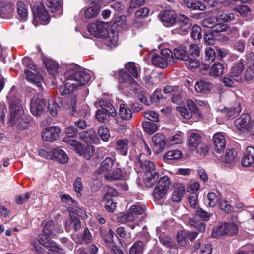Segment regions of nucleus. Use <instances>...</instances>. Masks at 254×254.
Wrapping results in <instances>:
<instances>
[{"label": "nucleus", "mask_w": 254, "mask_h": 254, "mask_svg": "<svg viewBox=\"0 0 254 254\" xmlns=\"http://www.w3.org/2000/svg\"><path fill=\"white\" fill-rule=\"evenodd\" d=\"M170 186V182L169 178L166 176H164L160 179L157 186L159 188H163V189L168 190Z\"/></svg>", "instance_id": "obj_63"}, {"label": "nucleus", "mask_w": 254, "mask_h": 254, "mask_svg": "<svg viewBox=\"0 0 254 254\" xmlns=\"http://www.w3.org/2000/svg\"><path fill=\"white\" fill-rule=\"evenodd\" d=\"M34 16L42 21L47 22L49 20V15L43 5H40L34 12Z\"/></svg>", "instance_id": "obj_31"}, {"label": "nucleus", "mask_w": 254, "mask_h": 254, "mask_svg": "<svg viewBox=\"0 0 254 254\" xmlns=\"http://www.w3.org/2000/svg\"><path fill=\"white\" fill-rule=\"evenodd\" d=\"M119 114L122 119L126 120H128L132 117L131 110L125 104H120Z\"/></svg>", "instance_id": "obj_32"}, {"label": "nucleus", "mask_w": 254, "mask_h": 254, "mask_svg": "<svg viewBox=\"0 0 254 254\" xmlns=\"http://www.w3.org/2000/svg\"><path fill=\"white\" fill-rule=\"evenodd\" d=\"M226 227L225 223L221 224L220 225L215 227L212 231L211 236L213 238L219 237L226 234Z\"/></svg>", "instance_id": "obj_40"}, {"label": "nucleus", "mask_w": 254, "mask_h": 254, "mask_svg": "<svg viewBox=\"0 0 254 254\" xmlns=\"http://www.w3.org/2000/svg\"><path fill=\"white\" fill-rule=\"evenodd\" d=\"M244 69V64L241 60L236 63L230 70V76L236 81L242 79V72Z\"/></svg>", "instance_id": "obj_13"}, {"label": "nucleus", "mask_w": 254, "mask_h": 254, "mask_svg": "<svg viewBox=\"0 0 254 254\" xmlns=\"http://www.w3.org/2000/svg\"><path fill=\"white\" fill-rule=\"evenodd\" d=\"M25 73L26 78L29 81L35 84L38 87H41L42 78L39 74H36L28 70H25Z\"/></svg>", "instance_id": "obj_26"}, {"label": "nucleus", "mask_w": 254, "mask_h": 254, "mask_svg": "<svg viewBox=\"0 0 254 254\" xmlns=\"http://www.w3.org/2000/svg\"><path fill=\"white\" fill-rule=\"evenodd\" d=\"M228 28V25L224 23H215L211 29L213 33H221L225 32Z\"/></svg>", "instance_id": "obj_64"}, {"label": "nucleus", "mask_w": 254, "mask_h": 254, "mask_svg": "<svg viewBox=\"0 0 254 254\" xmlns=\"http://www.w3.org/2000/svg\"><path fill=\"white\" fill-rule=\"evenodd\" d=\"M62 0H46V4L51 12H55L60 9Z\"/></svg>", "instance_id": "obj_43"}, {"label": "nucleus", "mask_w": 254, "mask_h": 254, "mask_svg": "<svg viewBox=\"0 0 254 254\" xmlns=\"http://www.w3.org/2000/svg\"><path fill=\"white\" fill-rule=\"evenodd\" d=\"M45 66L48 71L51 74L57 72L58 64L54 61H49L46 62Z\"/></svg>", "instance_id": "obj_59"}, {"label": "nucleus", "mask_w": 254, "mask_h": 254, "mask_svg": "<svg viewBox=\"0 0 254 254\" xmlns=\"http://www.w3.org/2000/svg\"><path fill=\"white\" fill-rule=\"evenodd\" d=\"M159 173L156 170L145 174L144 182L148 187H152L159 178Z\"/></svg>", "instance_id": "obj_21"}, {"label": "nucleus", "mask_w": 254, "mask_h": 254, "mask_svg": "<svg viewBox=\"0 0 254 254\" xmlns=\"http://www.w3.org/2000/svg\"><path fill=\"white\" fill-rule=\"evenodd\" d=\"M99 9L100 7L98 5L89 7L85 11V17L88 19L96 17L99 13Z\"/></svg>", "instance_id": "obj_44"}, {"label": "nucleus", "mask_w": 254, "mask_h": 254, "mask_svg": "<svg viewBox=\"0 0 254 254\" xmlns=\"http://www.w3.org/2000/svg\"><path fill=\"white\" fill-rule=\"evenodd\" d=\"M119 75L120 80L128 84V87L130 90L132 89L137 90V88H138V84L127 72L124 70H121L119 72Z\"/></svg>", "instance_id": "obj_12"}, {"label": "nucleus", "mask_w": 254, "mask_h": 254, "mask_svg": "<svg viewBox=\"0 0 254 254\" xmlns=\"http://www.w3.org/2000/svg\"><path fill=\"white\" fill-rule=\"evenodd\" d=\"M114 164L113 159L110 157H107L101 163L100 168L99 169L100 173L109 171Z\"/></svg>", "instance_id": "obj_39"}, {"label": "nucleus", "mask_w": 254, "mask_h": 254, "mask_svg": "<svg viewBox=\"0 0 254 254\" xmlns=\"http://www.w3.org/2000/svg\"><path fill=\"white\" fill-rule=\"evenodd\" d=\"M112 115L109 113L106 112L102 110H98L96 112V117L100 122L105 123L108 120V118Z\"/></svg>", "instance_id": "obj_57"}, {"label": "nucleus", "mask_w": 254, "mask_h": 254, "mask_svg": "<svg viewBox=\"0 0 254 254\" xmlns=\"http://www.w3.org/2000/svg\"><path fill=\"white\" fill-rule=\"evenodd\" d=\"M61 132V129L59 127L52 126L45 129L42 133V137L44 140L48 142H53L56 140Z\"/></svg>", "instance_id": "obj_7"}, {"label": "nucleus", "mask_w": 254, "mask_h": 254, "mask_svg": "<svg viewBox=\"0 0 254 254\" xmlns=\"http://www.w3.org/2000/svg\"><path fill=\"white\" fill-rule=\"evenodd\" d=\"M143 116L145 119L154 122L159 121V114L153 111L149 110L144 112L143 113Z\"/></svg>", "instance_id": "obj_54"}, {"label": "nucleus", "mask_w": 254, "mask_h": 254, "mask_svg": "<svg viewBox=\"0 0 254 254\" xmlns=\"http://www.w3.org/2000/svg\"><path fill=\"white\" fill-rule=\"evenodd\" d=\"M44 235H40V239L39 240L33 241L32 243V249L35 251L37 254H46L44 249L41 246L42 243L41 238ZM46 238H47L46 237Z\"/></svg>", "instance_id": "obj_45"}, {"label": "nucleus", "mask_w": 254, "mask_h": 254, "mask_svg": "<svg viewBox=\"0 0 254 254\" xmlns=\"http://www.w3.org/2000/svg\"><path fill=\"white\" fill-rule=\"evenodd\" d=\"M182 154L178 150H169L166 153L164 156V159L168 161L177 160L182 157Z\"/></svg>", "instance_id": "obj_35"}, {"label": "nucleus", "mask_w": 254, "mask_h": 254, "mask_svg": "<svg viewBox=\"0 0 254 254\" xmlns=\"http://www.w3.org/2000/svg\"><path fill=\"white\" fill-rule=\"evenodd\" d=\"M225 225L226 227V235L232 236L238 233V226L237 224L233 223H225Z\"/></svg>", "instance_id": "obj_49"}, {"label": "nucleus", "mask_w": 254, "mask_h": 254, "mask_svg": "<svg viewBox=\"0 0 254 254\" xmlns=\"http://www.w3.org/2000/svg\"><path fill=\"white\" fill-rule=\"evenodd\" d=\"M60 106L54 100H52L49 103L48 109L50 114L53 116H56L58 114V111Z\"/></svg>", "instance_id": "obj_58"}, {"label": "nucleus", "mask_w": 254, "mask_h": 254, "mask_svg": "<svg viewBox=\"0 0 254 254\" xmlns=\"http://www.w3.org/2000/svg\"><path fill=\"white\" fill-rule=\"evenodd\" d=\"M128 144V139H120L116 141L115 148L120 154L126 156L127 154Z\"/></svg>", "instance_id": "obj_25"}, {"label": "nucleus", "mask_w": 254, "mask_h": 254, "mask_svg": "<svg viewBox=\"0 0 254 254\" xmlns=\"http://www.w3.org/2000/svg\"><path fill=\"white\" fill-rule=\"evenodd\" d=\"M151 62L155 66L165 68L168 64H171L174 63L173 53L168 49H164L161 51V55H153Z\"/></svg>", "instance_id": "obj_2"}, {"label": "nucleus", "mask_w": 254, "mask_h": 254, "mask_svg": "<svg viewBox=\"0 0 254 254\" xmlns=\"http://www.w3.org/2000/svg\"><path fill=\"white\" fill-rule=\"evenodd\" d=\"M106 34L107 36L105 35L101 38L102 39V42L110 47L116 46L118 40L117 33L112 30L110 32H107Z\"/></svg>", "instance_id": "obj_18"}, {"label": "nucleus", "mask_w": 254, "mask_h": 254, "mask_svg": "<svg viewBox=\"0 0 254 254\" xmlns=\"http://www.w3.org/2000/svg\"><path fill=\"white\" fill-rule=\"evenodd\" d=\"M213 86V84L209 81L199 80L195 83L194 88L197 92L205 93L209 92Z\"/></svg>", "instance_id": "obj_20"}, {"label": "nucleus", "mask_w": 254, "mask_h": 254, "mask_svg": "<svg viewBox=\"0 0 254 254\" xmlns=\"http://www.w3.org/2000/svg\"><path fill=\"white\" fill-rule=\"evenodd\" d=\"M17 11L19 16L22 18L26 17L28 13V10L25 4L19 1L17 3Z\"/></svg>", "instance_id": "obj_50"}, {"label": "nucleus", "mask_w": 254, "mask_h": 254, "mask_svg": "<svg viewBox=\"0 0 254 254\" xmlns=\"http://www.w3.org/2000/svg\"><path fill=\"white\" fill-rule=\"evenodd\" d=\"M105 202V208L109 212H114L117 207V203L114 202L111 198L105 199L103 198Z\"/></svg>", "instance_id": "obj_53"}, {"label": "nucleus", "mask_w": 254, "mask_h": 254, "mask_svg": "<svg viewBox=\"0 0 254 254\" xmlns=\"http://www.w3.org/2000/svg\"><path fill=\"white\" fill-rule=\"evenodd\" d=\"M69 145L79 155L84 154L83 146L78 141L75 140H70L68 141Z\"/></svg>", "instance_id": "obj_46"}, {"label": "nucleus", "mask_w": 254, "mask_h": 254, "mask_svg": "<svg viewBox=\"0 0 254 254\" xmlns=\"http://www.w3.org/2000/svg\"><path fill=\"white\" fill-rule=\"evenodd\" d=\"M134 215L137 218L139 215L143 214L145 211V206L139 203L131 206L129 208Z\"/></svg>", "instance_id": "obj_47"}, {"label": "nucleus", "mask_w": 254, "mask_h": 254, "mask_svg": "<svg viewBox=\"0 0 254 254\" xmlns=\"http://www.w3.org/2000/svg\"><path fill=\"white\" fill-rule=\"evenodd\" d=\"M64 75L65 84L59 88V92L62 95L74 92L78 88L86 84L91 78L89 73L78 66L68 69Z\"/></svg>", "instance_id": "obj_1"}, {"label": "nucleus", "mask_w": 254, "mask_h": 254, "mask_svg": "<svg viewBox=\"0 0 254 254\" xmlns=\"http://www.w3.org/2000/svg\"><path fill=\"white\" fill-rule=\"evenodd\" d=\"M28 125L29 123L26 121L24 116L11 125L14 126L17 129L24 130L27 128Z\"/></svg>", "instance_id": "obj_52"}, {"label": "nucleus", "mask_w": 254, "mask_h": 254, "mask_svg": "<svg viewBox=\"0 0 254 254\" xmlns=\"http://www.w3.org/2000/svg\"><path fill=\"white\" fill-rule=\"evenodd\" d=\"M65 229L67 232L72 230L76 232L79 230L81 227L80 220L79 218L71 213L70 218L66 220L65 223Z\"/></svg>", "instance_id": "obj_15"}, {"label": "nucleus", "mask_w": 254, "mask_h": 254, "mask_svg": "<svg viewBox=\"0 0 254 254\" xmlns=\"http://www.w3.org/2000/svg\"><path fill=\"white\" fill-rule=\"evenodd\" d=\"M214 150L218 153H222L226 146L224 135L221 133H215L213 138Z\"/></svg>", "instance_id": "obj_14"}, {"label": "nucleus", "mask_w": 254, "mask_h": 254, "mask_svg": "<svg viewBox=\"0 0 254 254\" xmlns=\"http://www.w3.org/2000/svg\"><path fill=\"white\" fill-rule=\"evenodd\" d=\"M235 124L239 130L247 132L254 130V122L251 121L250 117L247 114H242L235 120Z\"/></svg>", "instance_id": "obj_4"}, {"label": "nucleus", "mask_w": 254, "mask_h": 254, "mask_svg": "<svg viewBox=\"0 0 254 254\" xmlns=\"http://www.w3.org/2000/svg\"><path fill=\"white\" fill-rule=\"evenodd\" d=\"M224 69V65L223 64L217 62L215 63L210 69L209 74L211 76H219L222 75Z\"/></svg>", "instance_id": "obj_30"}, {"label": "nucleus", "mask_w": 254, "mask_h": 254, "mask_svg": "<svg viewBox=\"0 0 254 254\" xmlns=\"http://www.w3.org/2000/svg\"><path fill=\"white\" fill-rule=\"evenodd\" d=\"M242 110L241 105L239 103L235 102L230 108L225 107L221 112L226 114L229 118H235L238 116Z\"/></svg>", "instance_id": "obj_19"}, {"label": "nucleus", "mask_w": 254, "mask_h": 254, "mask_svg": "<svg viewBox=\"0 0 254 254\" xmlns=\"http://www.w3.org/2000/svg\"><path fill=\"white\" fill-rule=\"evenodd\" d=\"M88 30L91 35L98 38L105 36L107 33L105 24L100 21L89 24L88 25Z\"/></svg>", "instance_id": "obj_6"}, {"label": "nucleus", "mask_w": 254, "mask_h": 254, "mask_svg": "<svg viewBox=\"0 0 254 254\" xmlns=\"http://www.w3.org/2000/svg\"><path fill=\"white\" fill-rule=\"evenodd\" d=\"M135 165L136 168H140L143 171L145 172V174L156 170L154 163L150 160L141 161L140 159H138L135 161Z\"/></svg>", "instance_id": "obj_16"}, {"label": "nucleus", "mask_w": 254, "mask_h": 254, "mask_svg": "<svg viewBox=\"0 0 254 254\" xmlns=\"http://www.w3.org/2000/svg\"><path fill=\"white\" fill-rule=\"evenodd\" d=\"M195 215L202 221H208L212 214L204 211L201 208L198 209L195 212Z\"/></svg>", "instance_id": "obj_60"}, {"label": "nucleus", "mask_w": 254, "mask_h": 254, "mask_svg": "<svg viewBox=\"0 0 254 254\" xmlns=\"http://www.w3.org/2000/svg\"><path fill=\"white\" fill-rule=\"evenodd\" d=\"M12 10L13 6L11 4L0 3V16L2 17L12 12Z\"/></svg>", "instance_id": "obj_48"}, {"label": "nucleus", "mask_w": 254, "mask_h": 254, "mask_svg": "<svg viewBox=\"0 0 254 254\" xmlns=\"http://www.w3.org/2000/svg\"><path fill=\"white\" fill-rule=\"evenodd\" d=\"M46 100L43 99L41 96L36 95L31 100L30 110L31 113L35 116H40L44 112Z\"/></svg>", "instance_id": "obj_5"}, {"label": "nucleus", "mask_w": 254, "mask_h": 254, "mask_svg": "<svg viewBox=\"0 0 254 254\" xmlns=\"http://www.w3.org/2000/svg\"><path fill=\"white\" fill-rule=\"evenodd\" d=\"M53 159L57 160L60 163H66L68 160V157L65 152L60 148H54L52 150Z\"/></svg>", "instance_id": "obj_22"}, {"label": "nucleus", "mask_w": 254, "mask_h": 254, "mask_svg": "<svg viewBox=\"0 0 254 254\" xmlns=\"http://www.w3.org/2000/svg\"><path fill=\"white\" fill-rule=\"evenodd\" d=\"M177 21L180 24L181 29L184 32H187L191 26V20L183 14L178 16Z\"/></svg>", "instance_id": "obj_28"}, {"label": "nucleus", "mask_w": 254, "mask_h": 254, "mask_svg": "<svg viewBox=\"0 0 254 254\" xmlns=\"http://www.w3.org/2000/svg\"><path fill=\"white\" fill-rule=\"evenodd\" d=\"M144 249L143 243L141 241L135 242L129 250L130 254H142Z\"/></svg>", "instance_id": "obj_37"}, {"label": "nucleus", "mask_w": 254, "mask_h": 254, "mask_svg": "<svg viewBox=\"0 0 254 254\" xmlns=\"http://www.w3.org/2000/svg\"><path fill=\"white\" fill-rule=\"evenodd\" d=\"M185 193L184 187L180 185L177 188H175L172 195V199L174 202H179L181 201L182 196Z\"/></svg>", "instance_id": "obj_36"}, {"label": "nucleus", "mask_w": 254, "mask_h": 254, "mask_svg": "<svg viewBox=\"0 0 254 254\" xmlns=\"http://www.w3.org/2000/svg\"><path fill=\"white\" fill-rule=\"evenodd\" d=\"M99 105L101 108V110H104L106 112L112 114L114 113V112L115 111V109L113 105L109 103L107 100L103 99L100 100Z\"/></svg>", "instance_id": "obj_41"}, {"label": "nucleus", "mask_w": 254, "mask_h": 254, "mask_svg": "<svg viewBox=\"0 0 254 254\" xmlns=\"http://www.w3.org/2000/svg\"><path fill=\"white\" fill-rule=\"evenodd\" d=\"M218 199L215 193L213 192L208 193L206 202L210 207L215 206L218 203Z\"/></svg>", "instance_id": "obj_55"}, {"label": "nucleus", "mask_w": 254, "mask_h": 254, "mask_svg": "<svg viewBox=\"0 0 254 254\" xmlns=\"http://www.w3.org/2000/svg\"><path fill=\"white\" fill-rule=\"evenodd\" d=\"M186 6L192 10H204L206 8L204 4L195 0H188L186 2Z\"/></svg>", "instance_id": "obj_34"}, {"label": "nucleus", "mask_w": 254, "mask_h": 254, "mask_svg": "<svg viewBox=\"0 0 254 254\" xmlns=\"http://www.w3.org/2000/svg\"><path fill=\"white\" fill-rule=\"evenodd\" d=\"M142 126L144 131L149 134H153L158 128V126L157 124L149 121L144 122L142 124Z\"/></svg>", "instance_id": "obj_38"}, {"label": "nucleus", "mask_w": 254, "mask_h": 254, "mask_svg": "<svg viewBox=\"0 0 254 254\" xmlns=\"http://www.w3.org/2000/svg\"><path fill=\"white\" fill-rule=\"evenodd\" d=\"M41 242L42 246L47 249L48 254H63L62 249L59 248L51 239L43 236Z\"/></svg>", "instance_id": "obj_10"}, {"label": "nucleus", "mask_w": 254, "mask_h": 254, "mask_svg": "<svg viewBox=\"0 0 254 254\" xmlns=\"http://www.w3.org/2000/svg\"><path fill=\"white\" fill-rule=\"evenodd\" d=\"M238 160L237 152L234 149H227L224 157L223 161L228 166L234 165Z\"/></svg>", "instance_id": "obj_17"}, {"label": "nucleus", "mask_w": 254, "mask_h": 254, "mask_svg": "<svg viewBox=\"0 0 254 254\" xmlns=\"http://www.w3.org/2000/svg\"><path fill=\"white\" fill-rule=\"evenodd\" d=\"M205 53L206 61L213 62L216 57V50H215L211 47L206 48L205 50Z\"/></svg>", "instance_id": "obj_61"}, {"label": "nucleus", "mask_w": 254, "mask_h": 254, "mask_svg": "<svg viewBox=\"0 0 254 254\" xmlns=\"http://www.w3.org/2000/svg\"><path fill=\"white\" fill-rule=\"evenodd\" d=\"M105 189L106 191L104 196L105 199L111 198V197H116L118 195V192L114 188L106 186Z\"/></svg>", "instance_id": "obj_62"}, {"label": "nucleus", "mask_w": 254, "mask_h": 254, "mask_svg": "<svg viewBox=\"0 0 254 254\" xmlns=\"http://www.w3.org/2000/svg\"><path fill=\"white\" fill-rule=\"evenodd\" d=\"M23 116H24V111L19 100L16 99L10 101L7 123L11 125Z\"/></svg>", "instance_id": "obj_3"}, {"label": "nucleus", "mask_w": 254, "mask_h": 254, "mask_svg": "<svg viewBox=\"0 0 254 254\" xmlns=\"http://www.w3.org/2000/svg\"><path fill=\"white\" fill-rule=\"evenodd\" d=\"M177 110L180 115L185 119H190L192 115V112L185 106H179L177 107Z\"/></svg>", "instance_id": "obj_56"}, {"label": "nucleus", "mask_w": 254, "mask_h": 254, "mask_svg": "<svg viewBox=\"0 0 254 254\" xmlns=\"http://www.w3.org/2000/svg\"><path fill=\"white\" fill-rule=\"evenodd\" d=\"M98 134L104 142L109 141L110 138L109 131L107 127L103 126L100 127L98 130Z\"/></svg>", "instance_id": "obj_51"}, {"label": "nucleus", "mask_w": 254, "mask_h": 254, "mask_svg": "<svg viewBox=\"0 0 254 254\" xmlns=\"http://www.w3.org/2000/svg\"><path fill=\"white\" fill-rule=\"evenodd\" d=\"M202 143L201 136L196 133H191L190 136L188 144L192 150H195Z\"/></svg>", "instance_id": "obj_23"}, {"label": "nucleus", "mask_w": 254, "mask_h": 254, "mask_svg": "<svg viewBox=\"0 0 254 254\" xmlns=\"http://www.w3.org/2000/svg\"><path fill=\"white\" fill-rule=\"evenodd\" d=\"M165 137L161 133H157L152 138L153 151L159 154L163 150L165 145Z\"/></svg>", "instance_id": "obj_11"}, {"label": "nucleus", "mask_w": 254, "mask_h": 254, "mask_svg": "<svg viewBox=\"0 0 254 254\" xmlns=\"http://www.w3.org/2000/svg\"><path fill=\"white\" fill-rule=\"evenodd\" d=\"M62 232L63 229L61 227L55 225L54 223L50 221L45 224L43 230V233L40 235H44L51 239V238H54L57 236V234L61 233Z\"/></svg>", "instance_id": "obj_9"}, {"label": "nucleus", "mask_w": 254, "mask_h": 254, "mask_svg": "<svg viewBox=\"0 0 254 254\" xmlns=\"http://www.w3.org/2000/svg\"><path fill=\"white\" fill-rule=\"evenodd\" d=\"M126 68L128 73L131 74L133 77L138 78L139 76V65L133 62H129L126 64Z\"/></svg>", "instance_id": "obj_33"}, {"label": "nucleus", "mask_w": 254, "mask_h": 254, "mask_svg": "<svg viewBox=\"0 0 254 254\" xmlns=\"http://www.w3.org/2000/svg\"><path fill=\"white\" fill-rule=\"evenodd\" d=\"M158 17L166 27L171 26L176 22L177 15L173 10H166L160 13Z\"/></svg>", "instance_id": "obj_8"}, {"label": "nucleus", "mask_w": 254, "mask_h": 254, "mask_svg": "<svg viewBox=\"0 0 254 254\" xmlns=\"http://www.w3.org/2000/svg\"><path fill=\"white\" fill-rule=\"evenodd\" d=\"M131 91L137 95L138 99L140 102L146 105H148L151 103L150 101L147 99L148 97V94L139 85L138 88H137V90L132 89Z\"/></svg>", "instance_id": "obj_29"}, {"label": "nucleus", "mask_w": 254, "mask_h": 254, "mask_svg": "<svg viewBox=\"0 0 254 254\" xmlns=\"http://www.w3.org/2000/svg\"><path fill=\"white\" fill-rule=\"evenodd\" d=\"M25 73L26 78L29 81L35 84L38 87H41L42 78L39 74H36L28 70H25Z\"/></svg>", "instance_id": "obj_27"}, {"label": "nucleus", "mask_w": 254, "mask_h": 254, "mask_svg": "<svg viewBox=\"0 0 254 254\" xmlns=\"http://www.w3.org/2000/svg\"><path fill=\"white\" fill-rule=\"evenodd\" d=\"M174 58L176 59L187 61L189 59V54H188L186 48L183 46H179L175 48L173 50Z\"/></svg>", "instance_id": "obj_24"}, {"label": "nucleus", "mask_w": 254, "mask_h": 254, "mask_svg": "<svg viewBox=\"0 0 254 254\" xmlns=\"http://www.w3.org/2000/svg\"><path fill=\"white\" fill-rule=\"evenodd\" d=\"M216 19L223 22H229L234 19V15L232 13H227L223 11L219 10L216 14Z\"/></svg>", "instance_id": "obj_42"}]
</instances>
